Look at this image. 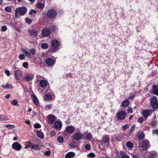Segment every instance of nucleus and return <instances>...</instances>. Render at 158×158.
I'll use <instances>...</instances> for the list:
<instances>
[{
  "label": "nucleus",
  "mask_w": 158,
  "mask_h": 158,
  "mask_svg": "<svg viewBox=\"0 0 158 158\" xmlns=\"http://www.w3.org/2000/svg\"><path fill=\"white\" fill-rule=\"evenodd\" d=\"M145 137V135L142 131L139 132L137 135V138L138 140H141Z\"/></svg>",
  "instance_id": "nucleus-19"
},
{
  "label": "nucleus",
  "mask_w": 158,
  "mask_h": 158,
  "mask_svg": "<svg viewBox=\"0 0 158 158\" xmlns=\"http://www.w3.org/2000/svg\"><path fill=\"white\" fill-rule=\"evenodd\" d=\"M29 52L32 55H34L35 53V50L34 49L32 48L29 49Z\"/></svg>",
  "instance_id": "nucleus-44"
},
{
  "label": "nucleus",
  "mask_w": 158,
  "mask_h": 158,
  "mask_svg": "<svg viewBox=\"0 0 158 158\" xmlns=\"http://www.w3.org/2000/svg\"><path fill=\"white\" fill-rule=\"evenodd\" d=\"M150 103L153 109H156L158 108V101L156 97L154 96L151 99Z\"/></svg>",
  "instance_id": "nucleus-3"
},
{
  "label": "nucleus",
  "mask_w": 158,
  "mask_h": 158,
  "mask_svg": "<svg viewBox=\"0 0 158 158\" xmlns=\"http://www.w3.org/2000/svg\"><path fill=\"white\" fill-rule=\"evenodd\" d=\"M36 12V11L34 10H31L29 12V15H31L32 13L35 14Z\"/></svg>",
  "instance_id": "nucleus-54"
},
{
  "label": "nucleus",
  "mask_w": 158,
  "mask_h": 158,
  "mask_svg": "<svg viewBox=\"0 0 158 158\" xmlns=\"http://www.w3.org/2000/svg\"><path fill=\"white\" fill-rule=\"evenodd\" d=\"M10 97V94H6L5 96V98L6 99H8Z\"/></svg>",
  "instance_id": "nucleus-61"
},
{
  "label": "nucleus",
  "mask_w": 158,
  "mask_h": 158,
  "mask_svg": "<svg viewBox=\"0 0 158 158\" xmlns=\"http://www.w3.org/2000/svg\"><path fill=\"white\" fill-rule=\"evenodd\" d=\"M148 156L149 158H156V152L154 151L150 152H149Z\"/></svg>",
  "instance_id": "nucleus-23"
},
{
  "label": "nucleus",
  "mask_w": 158,
  "mask_h": 158,
  "mask_svg": "<svg viewBox=\"0 0 158 158\" xmlns=\"http://www.w3.org/2000/svg\"><path fill=\"white\" fill-rule=\"evenodd\" d=\"M134 95H132V96H129L128 98L129 99H134Z\"/></svg>",
  "instance_id": "nucleus-62"
},
{
  "label": "nucleus",
  "mask_w": 158,
  "mask_h": 158,
  "mask_svg": "<svg viewBox=\"0 0 158 158\" xmlns=\"http://www.w3.org/2000/svg\"><path fill=\"white\" fill-rule=\"evenodd\" d=\"M153 134L158 135V129L154 130L153 132Z\"/></svg>",
  "instance_id": "nucleus-56"
},
{
  "label": "nucleus",
  "mask_w": 158,
  "mask_h": 158,
  "mask_svg": "<svg viewBox=\"0 0 158 158\" xmlns=\"http://www.w3.org/2000/svg\"><path fill=\"white\" fill-rule=\"evenodd\" d=\"M6 127L8 129H11L15 128V126L14 125L10 124H7Z\"/></svg>",
  "instance_id": "nucleus-41"
},
{
  "label": "nucleus",
  "mask_w": 158,
  "mask_h": 158,
  "mask_svg": "<svg viewBox=\"0 0 158 158\" xmlns=\"http://www.w3.org/2000/svg\"><path fill=\"white\" fill-rule=\"evenodd\" d=\"M69 146L72 148H74L76 147V145L73 143H70L69 144Z\"/></svg>",
  "instance_id": "nucleus-57"
},
{
  "label": "nucleus",
  "mask_w": 158,
  "mask_h": 158,
  "mask_svg": "<svg viewBox=\"0 0 158 158\" xmlns=\"http://www.w3.org/2000/svg\"><path fill=\"white\" fill-rule=\"evenodd\" d=\"M25 21L27 23L30 24L31 23V20L28 18H26L25 19Z\"/></svg>",
  "instance_id": "nucleus-48"
},
{
  "label": "nucleus",
  "mask_w": 158,
  "mask_h": 158,
  "mask_svg": "<svg viewBox=\"0 0 158 158\" xmlns=\"http://www.w3.org/2000/svg\"><path fill=\"white\" fill-rule=\"evenodd\" d=\"M127 112L129 113H132L133 112L132 108L128 107L127 109Z\"/></svg>",
  "instance_id": "nucleus-53"
},
{
  "label": "nucleus",
  "mask_w": 158,
  "mask_h": 158,
  "mask_svg": "<svg viewBox=\"0 0 158 158\" xmlns=\"http://www.w3.org/2000/svg\"><path fill=\"white\" fill-rule=\"evenodd\" d=\"M12 148L15 150L19 151L22 148L21 145L18 142L14 143L12 145Z\"/></svg>",
  "instance_id": "nucleus-11"
},
{
  "label": "nucleus",
  "mask_w": 158,
  "mask_h": 158,
  "mask_svg": "<svg viewBox=\"0 0 158 158\" xmlns=\"http://www.w3.org/2000/svg\"><path fill=\"white\" fill-rule=\"evenodd\" d=\"M62 123L59 121H56L54 123V127L56 129H60L62 127Z\"/></svg>",
  "instance_id": "nucleus-20"
},
{
  "label": "nucleus",
  "mask_w": 158,
  "mask_h": 158,
  "mask_svg": "<svg viewBox=\"0 0 158 158\" xmlns=\"http://www.w3.org/2000/svg\"><path fill=\"white\" fill-rule=\"evenodd\" d=\"M56 11L54 9L49 10L47 12V15L49 18L53 19L56 16Z\"/></svg>",
  "instance_id": "nucleus-4"
},
{
  "label": "nucleus",
  "mask_w": 158,
  "mask_h": 158,
  "mask_svg": "<svg viewBox=\"0 0 158 158\" xmlns=\"http://www.w3.org/2000/svg\"><path fill=\"white\" fill-rule=\"evenodd\" d=\"M19 57L20 60H23L25 58V56L23 54H21L19 56Z\"/></svg>",
  "instance_id": "nucleus-46"
},
{
  "label": "nucleus",
  "mask_w": 158,
  "mask_h": 158,
  "mask_svg": "<svg viewBox=\"0 0 158 158\" xmlns=\"http://www.w3.org/2000/svg\"><path fill=\"white\" fill-rule=\"evenodd\" d=\"M75 156L74 153L72 152H70L68 153L65 156V158H71Z\"/></svg>",
  "instance_id": "nucleus-26"
},
{
  "label": "nucleus",
  "mask_w": 158,
  "mask_h": 158,
  "mask_svg": "<svg viewBox=\"0 0 158 158\" xmlns=\"http://www.w3.org/2000/svg\"><path fill=\"white\" fill-rule=\"evenodd\" d=\"M51 44L53 48L52 50L53 52H56L57 50V47L59 45V42L56 40H53L51 41Z\"/></svg>",
  "instance_id": "nucleus-5"
},
{
  "label": "nucleus",
  "mask_w": 158,
  "mask_h": 158,
  "mask_svg": "<svg viewBox=\"0 0 158 158\" xmlns=\"http://www.w3.org/2000/svg\"><path fill=\"white\" fill-rule=\"evenodd\" d=\"M12 105L14 106H19V105L18 104V101L16 100H13L11 102Z\"/></svg>",
  "instance_id": "nucleus-35"
},
{
  "label": "nucleus",
  "mask_w": 158,
  "mask_h": 158,
  "mask_svg": "<svg viewBox=\"0 0 158 158\" xmlns=\"http://www.w3.org/2000/svg\"><path fill=\"white\" fill-rule=\"evenodd\" d=\"M48 123L49 124H52L56 119V117L53 115L48 116Z\"/></svg>",
  "instance_id": "nucleus-10"
},
{
  "label": "nucleus",
  "mask_w": 158,
  "mask_h": 158,
  "mask_svg": "<svg viewBox=\"0 0 158 158\" xmlns=\"http://www.w3.org/2000/svg\"><path fill=\"white\" fill-rule=\"evenodd\" d=\"M34 127L36 128H39L41 127V125L40 124L36 123L34 124Z\"/></svg>",
  "instance_id": "nucleus-49"
},
{
  "label": "nucleus",
  "mask_w": 158,
  "mask_h": 158,
  "mask_svg": "<svg viewBox=\"0 0 158 158\" xmlns=\"http://www.w3.org/2000/svg\"><path fill=\"white\" fill-rule=\"evenodd\" d=\"M31 97L32 98V100L34 104L36 106L38 105L39 102L37 97L35 94L32 95Z\"/></svg>",
  "instance_id": "nucleus-21"
},
{
  "label": "nucleus",
  "mask_w": 158,
  "mask_h": 158,
  "mask_svg": "<svg viewBox=\"0 0 158 158\" xmlns=\"http://www.w3.org/2000/svg\"><path fill=\"white\" fill-rule=\"evenodd\" d=\"M88 158H93L95 156V155L93 153H91L87 155Z\"/></svg>",
  "instance_id": "nucleus-43"
},
{
  "label": "nucleus",
  "mask_w": 158,
  "mask_h": 158,
  "mask_svg": "<svg viewBox=\"0 0 158 158\" xmlns=\"http://www.w3.org/2000/svg\"><path fill=\"white\" fill-rule=\"evenodd\" d=\"M2 87L4 89H8L12 88L11 85L7 83L5 85H2Z\"/></svg>",
  "instance_id": "nucleus-29"
},
{
  "label": "nucleus",
  "mask_w": 158,
  "mask_h": 158,
  "mask_svg": "<svg viewBox=\"0 0 158 158\" xmlns=\"http://www.w3.org/2000/svg\"><path fill=\"white\" fill-rule=\"evenodd\" d=\"M126 113L123 111H121L117 113V118L119 120H123L125 118Z\"/></svg>",
  "instance_id": "nucleus-7"
},
{
  "label": "nucleus",
  "mask_w": 158,
  "mask_h": 158,
  "mask_svg": "<svg viewBox=\"0 0 158 158\" xmlns=\"http://www.w3.org/2000/svg\"><path fill=\"white\" fill-rule=\"evenodd\" d=\"M129 104V102L127 99L123 101L122 103V106L123 107H127Z\"/></svg>",
  "instance_id": "nucleus-27"
},
{
  "label": "nucleus",
  "mask_w": 158,
  "mask_h": 158,
  "mask_svg": "<svg viewBox=\"0 0 158 158\" xmlns=\"http://www.w3.org/2000/svg\"><path fill=\"white\" fill-rule=\"evenodd\" d=\"M23 66L26 68H27L28 66V64L27 62H24L23 64Z\"/></svg>",
  "instance_id": "nucleus-47"
},
{
  "label": "nucleus",
  "mask_w": 158,
  "mask_h": 158,
  "mask_svg": "<svg viewBox=\"0 0 158 158\" xmlns=\"http://www.w3.org/2000/svg\"><path fill=\"white\" fill-rule=\"evenodd\" d=\"M37 135L40 138H43L44 137V135L43 133L40 131H37L36 132Z\"/></svg>",
  "instance_id": "nucleus-31"
},
{
  "label": "nucleus",
  "mask_w": 158,
  "mask_h": 158,
  "mask_svg": "<svg viewBox=\"0 0 158 158\" xmlns=\"http://www.w3.org/2000/svg\"><path fill=\"white\" fill-rule=\"evenodd\" d=\"M110 139L108 136L105 135L103 137L102 139L103 142L105 143L106 145H108Z\"/></svg>",
  "instance_id": "nucleus-22"
},
{
  "label": "nucleus",
  "mask_w": 158,
  "mask_h": 158,
  "mask_svg": "<svg viewBox=\"0 0 158 158\" xmlns=\"http://www.w3.org/2000/svg\"><path fill=\"white\" fill-rule=\"evenodd\" d=\"M129 127V125L128 124H127L123 126L122 127V129L123 130H125L127 128H128Z\"/></svg>",
  "instance_id": "nucleus-45"
},
{
  "label": "nucleus",
  "mask_w": 158,
  "mask_h": 158,
  "mask_svg": "<svg viewBox=\"0 0 158 158\" xmlns=\"http://www.w3.org/2000/svg\"><path fill=\"white\" fill-rule=\"evenodd\" d=\"M150 93L152 94L158 96V86L157 85H153L152 89L150 90Z\"/></svg>",
  "instance_id": "nucleus-9"
},
{
  "label": "nucleus",
  "mask_w": 158,
  "mask_h": 158,
  "mask_svg": "<svg viewBox=\"0 0 158 158\" xmlns=\"http://www.w3.org/2000/svg\"><path fill=\"white\" fill-rule=\"evenodd\" d=\"M31 148L35 150H39L40 149L39 145L37 144H33Z\"/></svg>",
  "instance_id": "nucleus-34"
},
{
  "label": "nucleus",
  "mask_w": 158,
  "mask_h": 158,
  "mask_svg": "<svg viewBox=\"0 0 158 158\" xmlns=\"http://www.w3.org/2000/svg\"><path fill=\"white\" fill-rule=\"evenodd\" d=\"M85 148L86 150H89L90 149L91 147L89 145L86 144L85 145Z\"/></svg>",
  "instance_id": "nucleus-50"
},
{
  "label": "nucleus",
  "mask_w": 158,
  "mask_h": 158,
  "mask_svg": "<svg viewBox=\"0 0 158 158\" xmlns=\"http://www.w3.org/2000/svg\"><path fill=\"white\" fill-rule=\"evenodd\" d=\"M55 61L52 58H49L46 59V63L48 66H52L55 63Z\"/></svg>",
  "instance_id": "nucleus-15"
},
{
  "label": "nucleus",
  "mask_w": 158,
  "mask_h": 158,
  "mask_svg": "<svg viewBox=\"0 0 158 158\" xmlns=\"http://www.w3.org/2000/svg\"><path fill=\"white\" fill-rule=\"evenodd\" d=\"M135 128V126H132L129 132V134L131 135L134 130Z\"/></svg>",
  "instance_id": "nucleus-40"
},
{
  "label": "nucleus",
  "mask_w": 158,
  "mask_h": 158,
  "mask_svg": "<svg viewBox=\"0 0 158 158\" xmlns=\"http://www.w3.org/2000/svg\"><path fill=\"white\" fill-rule=\"evenodd\" d=\"M51 105L50 104L47 105L45 106V107L47 109H49L51 108Z\"/></svg>",
  "instance_id": "nucleus-60"
},
{
  "label": "nucleus",
  "mask_w": 158,
  "mask_h": 158,
  "mask_svg": "<svg viewBox=\"0 0 158 158\" xmlns=\"http://www.w3.org/2000/svg\"><path fill=\"white\" fill-rule=\"evenodd\" d=\"M42 35L44 36H47L49 35L50 34L49 30L48 29H44L43 30L42 32Z\"/></svg>",
  "instance_id": "nucleus-18"
},
{
  "label": "nucleus",
  "mask_w": 158,
  "mask_h": 158,
  "mask_svg": "<svg viewBox=\"0 0 158 158\" xmlns=\"http://www.w3.org/2000/svg\"><path fill=\"white\" fill-rule=\"evenodd\" d=\"M27 11V9L25 7L22 6L17 8L15 10V16L16 18L19 17V14L20 15H23L26 14Z\"/></svg>",
  "instance_id": "nucleus-1"
},
{
  "label": "nucleus",
  "mask_w": 158,
  "mask_h": 158,
  "mask_svg": "<svg viewBox=\"0 0 158 158\" xmlns=\"http://www.w3.org/2000/svg\"><path fill=\"white\" fill-rule=\"evenodd\" d=\"M138 121L139 123H142L143 121V119L142 117H140L138 118Z\"/></svg>",
  "instance_id": "nucleus-52"
},
{
  "label": "nucleus",
  "mask_w": 158,
  "mask_h": 158,
  "mask_svg": "<svg viewBox=\"0 0 158 158\" xmlns=\"http://www.w3.org/2000/svg\"><path fill=\"white\" fill-rule=\"evenodd\" d=\"M25 145H27L28 147H29L30 148H31L33 144L30 141H27L26 142Z\"/></svg>",
  "instance_id": "nucleus-42"
},
{
  "label": "nucleus",
  "mask_w": 158,
  "mask_h": 158,
  "mask_svg": "<svg viewBox=\"0 0 158 158\" xmlns=\"http://www.w3.org/2000/svg\"><path fill=\"white\" fill-rule=\"evenodd\" d=\"M21 51L23 53H24L26 55V56L28 58H31V56L30 52L24 49H22Z\"/></svg>",
  "instance_id": "nucleus-24"
},
{
  "label": "nucleus",
  "mask_w": 158,
  "mask_h": 158,
  "mask_svg": "<svg viewBox=\"0 0 158 158\" xmlns=\"http://www.w3.org/2000/svg\"><path fill=\"white\" fill-rule=\"evenodd\" d=\"M7 12L10 13L11 12V8L10 6H7L4 9Z\"/></svg>",
  "instance_id": "nucleus-38"
},
{
  "label": "nucleus",
  "mask_w": 158,
  "mask_h": 158,
  "mask_svg": "<svg viewBox=\"0 0 158 158\" xmlns=\"http://www.w3.org/2000/svg\"><path fill=\"white\" fill-rule=\"evenodd\" d=\"M157 122L156 121H154L151 122L149 124H150L152 127H154L157 125Z\"/></svg>",
  "instance_id": "nucleus-39"
},
{
  "label": "nucleus",
  "mask_w": 158,
  "mask_h": 158,
  "mask_svg": "<svg viewBox=\"0 0 158 158\" xmlns=\"http://www.w3.org/2000/svg\"><path fill=\"white\" fill-rule=\"evenodd\" d=\"M36 77L37 78V79L39 80L40 79H41L42 78H44V77H43L40 76V75H37L36 76Z\"/></svg>",
  "instance_id": "nucleus-59"
},
{
  "label": "nucleus",
  "mask_w": 158,
  "mask_h": 158,
  "mask_svg": "<svg viewBox=\"0 0 158 158\" xmlns=\"http://www.w3.org/2000/svg\"><path fill=\"white\" fill-rule=\"evenodd\" d=\"M7 30V27L6 26H3L1 27V31H5Z\"/></svg>",
  "instance_id": "nucleus-51"
},
{
  "label": "nucleus",
  "mask_w": 158,
  "mask_h": 158,
  "mask_svg": "<svg viewBox=\"0 0 158 158\" xmlns=\"http://www.w3.org/2000/svg\"><path fill=\"white\" fill-rule=\"evenodd\" d=\"M36 6L39 8L42 9L44 7V5L41 2H39L37 4Z\"/></svg>",
  "instance_id": "nucleus-33"
},
{
  "label": "nucleus",
  "mask_w": 158,
  "mask_h": 158,
  "mask_svg": "<svg viewBox=\"0 0 158 158\" xmlns=\"http://www.w3.org/2000/svg\"><path fill=\"white\" fill-rule=\"evenodd\" d=\"M57 140L58 142L60 143H63L64 142V138L61 136H59L57 138Z\"/></svg>",
  "instance_id": "nucleus-36"
},
{
  "label": "nucleus",
  "mask_w": 158,
  "mask_h": 158,
  "mask_svg": "<svg viewBox=\"0 0 158 158\" xmlns=\"http://www.w3.org/2000/svg\"><path fill=\"white\" fill-rule=\"evenodd\" d=\"M83 137V135L79 132H76L73 136V138L76 141H78L81 139Z\"/></svg>",
  "instance_id": "nucleus-6"
},
{
  "label": "nucleus",
  "mask_w": 158,
  "mask_h": 158,
  "mask_svg": "<svg viewBox=\"0 0 158 158\" xmlns=\"http://www.w3.org/2000/svg\"><path fill=\"white\" fill-rule=\"evenodd\" d=\"M29 32L30 35L32 37H36L38 33V31L35 29L29 30Z\"/></svg>",
  "instance_id": "nucleus-17"
},
{
  "label": "nucleus",
  "mask_w": 158,
  "mask_h": 158,
  "mask_svg": "<svg viewBox=\"0 0 158 158\" xmlns=\"http://www.w3.org/2000/svg\"><path fill=\"white\" fill-rule=\"evenodd\" d=\"M86 138L88 140L92 139V136L90 133H88L86 135Z\"/></svg>",
  "instance_id": "nucleus-30"
},
{
  "label": "nucleus",
  "mask_w": 158,
  "mask_h": 158,
  "mask_svg": "<svg viewBox=\"0 0 158 158\" xmlns=\"http://www.w3.org/2000/svg\"><path fill=\"white\" fill-rule=\"evenodd\" d=\"M5 73L7 76H9L10 75V73L8 70H6L5 71Z\"/></svg>",
  "instance_id": "nucleus-55"
},
{
  "label": "nucleus",
  "mask_w": 158,
  "mask_h": 158,
  "mask_svg": "<svg viewBox=\"0 0 158 158\" xmlns=\"http://www.w3.org/2000/svg\"><path fill=\"white\" fill-rule=\"evenodd\" d=\"M15 77L17 80H20L22 77V73L20 70H16L15 71Z\"/></svg>",
  "instance_id": "nucleus-8"
},
{
  "label": "nucleus",
  "mask_w": 158,
  "mask_h": 158,
  "mask_svg": "<svg viewBox=\"0 0 158 158\" xmlns=\"http://www.w3.org/2000/svg\"><path fill=\"white\" fill-rule=\"evenodd\" d=\"M34 75L29 73L26 75L24 78V79L27 81H31L34 77Z\"/></svg>",
  "instance_id": "nucleus-16"
},
{
  "label": "nucleus",
  "mask_w": 158,
  "mask_h": 158,
  "mask_svg": "<svg viewBox=\"0 0 158 158\" xmlns=\"http://www.w3.org/2000/svg\"><path fill=\"white\" fill-rule=\"evenodd\" d=\"M152 110H145L143 111L142 114L146 119L151 114Z\"/></svg>",
  "instance_id": "nucleus-13"
},
{
  "label": "nucleus",
  "mask_w": 158,
  "mask_h": 158,
  "mask_svg": "<svg viewBox=\"0 0 158 158\" xmlns=\"http://www.w3.org/2000/svg\"><path fill=\"white\" fill-rule=\"evenodd\" d=\"M139 147L140 152L145 151L150 147L149 142L148 140L140 142L139 143Z\"/></svg>",
  "instance_id": "nucleus-2"
},
{
  "label": "nucleus",
  "mask_w": 158,
  "mask_h": 158,
  "mask_svg": "<svg viewBox=\"0 0 158 158\" xmlns=\"http://www.w3.org/2000/svg\"><path fill=\"white\" fill-rule=\"evenodd\" d=\"M44 98L45 101H47L52 99V97L49 94H45L44 96Z\"/></svg>",
  "instance_id": "nucleus-25"
},
{
  "label": "nucleus",
  "mask_w": 158,
  "mask_h": 158,
  "mask_svg": "<svg viewBox=\"0 0 158 158\" xmlns=\"http://www.w3.org/2000/svg\"><path fill=\"white\" fill-rule=\"evenodd\" d=\"M25 122L28 125H29L30 124V122L29 120H26L25 121Z\"/></svg>",
  "instance_id": "nucleus-63"
},
{
  "label": "nucleus",
  "mask_w": 158,
  "mask_h": 158,
  "mask_svg": "<svg viewBox=\"0 0 158 158\" xmlns=\"http://www.w3.org/2000/svg\"><path fill=\"white\" fill-rule=\"evenodd\" d=\"M40 84L41 86L42 87L44 88L47 86V82L44 80H42L40 81Z\"/></svg>",
  "instance_id": "nucleus-28"
},
{
  "label": "nucleus",
  "mask_w": 158,
  "mask_h": 158,
  "mask_svg": "<svg viewBox=\"0 0 158 158\" xmlns=\"http://www.w3.org/2000/svg\"><path fill=\"white\" fill-rule=\"evenodd\" d=\"M120 154L121 157L119 156H115V158H130V157L128 155L123 151H120Z\"/></svg>",
  "instance_id": "nucleus-14"
},
{
  "label": "nucleus",
  "mask_w": 158,
  "mask_h": 158,
  "mask_svg": "<svg viewBox=\"0 0 158 158\" xmlns=\"http://www.w3.org/2000/svg\"><path fill=\"white\" fill-rule=\"evenodd\" d=\"M133 158H139L138 157L135 155H132Z\"/></svg>",
  "instance_id": "nucleus-64"
},
{
  "label": "nucleus",
  "mask_w": 158,
  "mask_h": 158,
  "mask_svg": "<svg viewBox=\"0 0 158 158\" xmlns=\"http://www.w3.org/2000/svg\"><path fill=\"white\" fill-rule=\"evenodd\" d=\"M75 127L73 126H69L66 127L65 131L70 134H72L75 130Z\"/></svg>",
  "instance_id": "nucleus-12"
},
{
  "label": "nucleus",
  "mask_w": 158,
  "mask_h": 158,
  "mask_svg": "<svg viewBox=\"0 0 158 158\" xmlns=\"http://www.w3.org/2000/svg\"><path fill=\"white\" fill-rule=\"evenodd\" d=\"M41 48L43 49H46L48 48V45L46 43H43L41 44Z\"/></svg>",
  "instance_id": "nucleus-37"
},
{
  "label": "nucleus",
  "mask_w": 158,
  "mask_h": 158,
  "mask_svg": "<svg viewBox=\"0 0 158 158\" xmlns=\"http://www.w3.org/2000/svg\"><path fill=\"white\" fill-rule=\"evenodd\" d=\"M126 146L129 148H132L133 147L134 145L131 142H128L126 144Z\"/></svg>",
  "instance_id": "nucleus-32"
},
{
  "label": "nucleus",
  "mask_w": 158,
  "mask_h": 158,
  "mask_svg": "<svg viewBox=\"0 0 158 158\" xmlns=\"http://www.w3.org/2000/svg\"><path fill=\"white\" fill-rule=\"evenodd\" d=\"M50 154V151H47L45 152L44 153V154L45 155L47 156H49Z\"/></svg>",
  "instance_id": "nucleus-58"
}]
</instances>
